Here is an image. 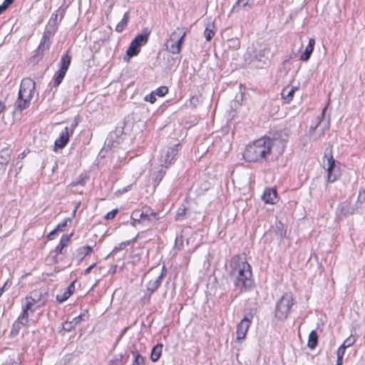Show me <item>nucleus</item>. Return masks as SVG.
<instances>
[{
	"instance_id": "nucleus-1",
	"label": "nucleus",
	"mask_w": 365,
	"mask_h": 365,
	"mask_svg": "<svg viewBox=\"0 0 365 365\" xmlns=\"http://www.w3.org/2000/svg\"><path fill=\"white\" fill-rule=\"evenodd\" d=\"M285 147V140L274 137L261 138L250 143L244 153V158L249 162H257L267 158V155L273 151L282 154Z\"/></svg>"
},
{
	"instance_id": "nucleus-2",
	"label": "nucleus",
	"mask_w": 365,
	"mask_h": 365,
	"mask_svg": "<svg viewBox=\"0 0 365 365\" xmlns=\"http://www.w3.org/2000/svg\"><path fill=\"white\" fill-rule=\"evenodd\" d=\"M230 274L235 278L234 284L240 291L247 290L252 286L250 265L245 258L234 256L230 261Z\"/></svg>"
},
{
	"instance_id": "nucleus-3",
	"label": "nucleus",
	"mask_w": 365,
	"mask_h": 365,
	"mask_svg": "<svg viewBox=\"0 0 365 365\" xmlns=\"http://www.w3.org/2000/svg\"><path fill=\"white\" fill-rule=\"evenodd\" d=\"M58 24V14H53L43 32L39 46L36 49L34 54L30 58L31 61L38 62L43 58L45 51L49 49L50 38L55 33Z\"/></svg>"
},
{
	"instance_id": "nucleus-4",
	"label": "nucleus",
	"mask_w": 365,
	"mask_h": 365,
	"mask_svg": "<svg viewBox=\"0 0 365 365\" xmlns=\"http://www.w3.org/2000/svg\"><path fill=\"white\" fill-rule=\"evenodd\" d=\"M36 88L35 82L30 78H24L20 85L18 99L16 101V108L22 110L29 104Z\"/></svg>"
},
{
	"instance_id": "nucleus-5",
	"label": "nucleus",
	"mask_w": 365,
	"mask_h": 365,
	"mask_svg": "<svg viewBox=\"0 0 365 365\" xmlns=\"http://www.w3.org/2000/svg\"><path fill=\"white\" fill-rule=\"evenodd\" d=\"M293 304L292 294L290 292L284 293L277 302L274 311L275 317L281 321L285 320L288 317Z\"/></svg>"
},
{
	"instance_id": "nucleus-6",
	"label": "nucleus",
	"mask_w": 365,
	"mask_h": 365,
	"mask_svg": "<svg viewBox=\"0 0 365 365\" xmlns=\"http://www.w3.org/2000/svg\"><path fill=\"white\" fill-rule=\"evenodd\" d=\"M186 36V31L177 28L170 36V40L168 43H170V45H167V50L173 54H178L180 53L182 45L184 43L185 37Z\"/></svg>"
},
{
	"instance_id": "nucleus-7",
	"label": "nucleus",
	"mask_w": 365,
	"mask_h": 365,
	"mask_svg": "<svg viewBox=\"0 0 365 365\" xmlns=\"http://www.w3.org/2000/svg\"><path fill=\"white\" fill-rule=\"evenodd\" d=\"M30 303L22 302V312L13 324L11 333L17 334L22 327H26L29 323V312L34 313L35 308L31 307Z\"/></svg>"
},
{
	"instance_id": "nucleus-8",
	"label": "nucleus",
	"mask_w": 365,
	"mask_h": 365,
	"mask_svg": "<svg viewBox=\"0 0 365 365\" xmlns=\"http://www.w3.org/2000/svg\"><path fill=\"white\" fill-rule=\"evenodd\" d=\"M47 301V294L41 290H34L29 296H27L23 302L30 303L31 307L35 308V310L45 304Z\"/></svg>"
},
{
	"instance_id": "nucleus-9",
	"label": "nucleus",
	"mask_w": 365,
	"mask_h": 365,
	"mask_svg": "<svg viewBox=\"0 0 365 365\" xmlns=\"http://www.w3.org/2000/svg\"><path fill=\"white\" fill-rule=\"evenodd\" d=\"M148 34H140L137 35L135 38L131 41L128 48L126 51V54L129 57L136 56L140 52V47L148 42Z\"/></svg>"
},
{
	"instance_id": "nucleus-10",
	"label": "nucleus",
	"mask_w": 365,
	"mask_h": 365,
	"mask_svg": "<svg viewBox=\"0 0 365 365\" xmlns=\"http://www.w3.org/2000/svg\"><path fill=\"white\" fill-rule=\"evenodd\" d=\"M71 57L67 53L61 58V67L54 77L53 84L58 86L62 82L71 64Z\"/></svg>"
},
{
	"instance_id": "nucleus-11",
	"label": "nucleus",
	"mask_w": 365,
	"mask_h": 365,
	"mask_svg": "<svg viewBox=\"0 0 365 365\" xmlns=\"http://www.w3.org/2000/svg\"><path fill=\"white\" fill-rule=\"evenodd\" d=\"M155 217V213L149 207H144L143 210H135L131 214V219L134 222L151 221L152 217Z\"/></svg>"
},
{
	"instance_id": "nucleus-12",
	"label": "nucleus",
	"mask_w": 365,
	"mask_h": 365,
	"mask_svg": "<svg viewBox=\"0 0 365 365\" xmlns=\"http://www.w3.org/2000/svg\"><path fill=\"white\" fill-rule=\"evenodd\" d=\"M274 56V52L271 51L269 46H265L264 48L259 50L257 53L254 56V59L257 61L260 64L258 65L259 67H262V66L267 63L271 58Z\"/></svg>"
},
{
	"instance_id": "nucleus-13",
	"label": "nucleus",
	"mask_w": 365,
	"mask_h": 365,
	"mask_svg": "<svg viewBox=\"0 0 365 365\" xmlns=\"http://www.w3.org/2000/svg\"><path fill=\"white\" fill-rule=\"evenodd\" d=\"M324 156L327 157L328 167L327 171L328 172L327 180L329 182H333L337 179V175L333 174L335 168V160L331 155V150L327 148L324 151Z\"/></svg>"
},
{
	"instance_id": "nucleus-14",
	"label": "nucleus",
	"mask_w": 365,
	"mask_h": 365,
	"mask_svg": "<svg viewBox=\"0 0 365 365\" xmlns=\"http://www.w3.org/2000/svg\"><path fill=\"white\" fill-rule=\"evenodd\" d=\"M251 319L245 317L237 327V339L238 340L243 339L247 334V329L250 325Z\"/></svg>"
},
{
	"instance_id": "nucleus-15",
	"label": "nucleus",
	"mask_w": 365,
	"mask_h": 365,
	"mask_svg": "<svg viewBox=\"0 0 365 365\" xmlns=\"http://www.w3.org/2000/svg\"><path fill=\"white\" fill-rule=\"evenodd\" d=\"M180 146V143L175 144L173 147H170L168 149V151L165 155V160H164V165L165 168H167L168 166H170L172 163L173 160H174L175 157L177 155L179 147Z\"/></svg>"
},
{
	"instance_id": "nucleus-16",
	"label": "nucleus",
	"mask_w": 365,
	"mask_h": 365,
	"mask_svg": "<svg viewBox=\"0 0 365 365\" xmlns=\"http://www.w3.org/2000/svg\"><path fill=\"white\" fill-rule=\"evenodd\" d=\"M69 139V128L66 127L60 133L59 138L55 141V147L62 149L67 144Z\"/></svg>"
},
{
	"instance_id": "nucleus-17",
	"label": "nucleus",
	"mask_w": 365,
	"mask_h": 365,
	"mask_svg": "<svg viewBox=\"0 0 365 365\" xmlns=\"http://www.w3.org/2000/svg\"><path fill=\"white\" fill-rule=\"evenodd\" d=\"M163 277V272H161L160 274L153 276L152 278L148 282V284H147L148 290L151 293L154 292L160 286Z\"/></svg>"
},
{
	"instance_id": "nucleus-18",
	"label": "nucleus",
	"mask_w": 365,
	"mask_h": 365,
	"mask_svg": "<svg viewBox=\"0 0 365 365\" xmlns=\"http://www.w3.org/2000/svg\"><path fill=\"white\" fill-rule=\"evenodd\" d=\"M262 199L265 203L274 204L277 200L276 190L272 188L266 189L262 196Z\"/></svg>"
},
{
	"instance_id": "nucleus-19",
	"label": "nucleus",
	"mask_w": 365,
	"mask_h": 365,
	"mask_svg": "<svg viewBox=\"0 0 365 365\" xmlns=\"http://www.w3.org/2000/svg\"><path fill=\"white\" fill-rule=\"evenodd\" d=\"M315 44V40L314 38H310L309 41V43L307 46L305 51L300 56V60L302 61H307L314 50V46Z\"/></svg>"
},
{
	"instance_id": "nucleus-20",
	"label": "nucleus",
	"mask_w": 365,
	"mask_h": 365,
	"mask_svg": "<svg viewBox=\"0 0 365 365\" xmlns=\"http://www.w3.org/2000/svg\"><path fill=\"white\" fill-rule=\"evenodd\" d=\"M11 150L5 148L0 150V164L6 166L11 159Z\"/></svg>"
},
{
	"instance_id": "nucleus-21",
	"label": "nucleus",
	"mask_w": 365,
	"mask_h": 365,
	"mask_svg": "<svg viewBox=\"0 0 365 365\" xmlns=\"http://www.w3.org/2000/svg\"><path fill=\"white\" fill-rule=\"evenodd\" d=\"M297 90V87H292V88H284L282 91V97L284 98L287 102H289L293 98V95L295 91Z\"/></svg>"
},
{
	"instance_id": "nucleus-22",
	"label": "nucleus",
	"mask_w": 365,
	"mask_h": 365,
	"mask_svg": "<svg viewBox=\"0 0 365 365\" xmlns=\"http://www.w3.org/2000/svg\"><path fill=\"white\" fill-rule=\"evenodd\" d=\"M162 349H163L162 344H158L153 348L151 354H150V359L153 361L155 362L160 359L161 354H162Z\"/></svg>"
},
{
	"instance_id": "nucleus-23",
	"label": "nucleus",
	"mask_w": 365,
	"mask_h": 365,
	"mask_svg": "<svg viewBox=\"0 0 365 365\" xmlns=\"http://www.w3.org/2000/svg\"><path fill=\"white\" fill-rule=\"evenodd\" d=\"M318 343V335L316 331H312L309 334L307 346L311 349H314Z\"/></svg>"
},
{
	"instance_id": "nucleus-24",
	"label": "nucleus",
	"mask_w": 365,
	"mask_h": 365,
	"mask_svg": "<svg viewBox=\"0 0 365 365\" xmlns=\"http://www.w3.org/2000/svg\"><path fill=\"white\" fill-rule=\"evenodd\" d=\"M92 252L93 249L91 246L81 247L77 250V256L79 257L80 260H82L86 256L90 255Z\"/></svg>"
},
{
	"instance_id": "nucleus-25",
	"label": "nucleus",
	"mask_w": 365,
	"mask_h": 365,
	"mask_svg": "<svg viewBox=\"0 0 365 365\" xmlns=\"http://www.w3.org/2000/svg\"><path fill=\"white\" fill-rule=\"evenodd\" d=\"M69 240V237L68 235H63L59 244L57 245V247L55 249L56 253L61 254L62 253L63 249L67 245V242Z\"/></svg>"
},
{
	"instance_id": "nucleus-26",
	"label": "nucleus",
	"mask_w": 365,
	"mask_h": 365,
	"mask_svg": "<svg viewBox=\"0 0 365 365\" xmlns=\"http://www.w3.org/2000/svg\"><path fill=\"white\" fill-rule=\"evenodd\" d=\"M128 13H125L122 20L117 24L115 27V31L117 32H121L125 29V27L127 26L128 22Z\"/></svg>"
},
{
	"instance_id": "nucleus-27",
	"label": "nucleus",
	"mask_w": 365,
	"mask_h": 365,
	"mask_svg": "<svg viewBox=\"0 0 365 365\" xmlns=\"http://www.w3.org/2000/svg\"><path fill=\"white\" fill-rule=\"evenodd\" d=\"M137 240V237H134L131 240H128L120 243L118 246L115 247L112 251L113 253L117 252L119 250H123L126 246L135 242Z\"/></svg>"
},
{
	"instance_id": "nucleus-28",
	"label": "nucleus",
	"mask_w": 365,
	"mask_h": 365,
	"mask_svg": "<svg viewBox=\"0 0 365 365\" xmlns=\"http://www.w3.org/2000/svg\"><path fill=\"white\" fill-rule=\"evenodd\" d=\"M212 26H213L212 24H208L205 28V30L204 31V35H205L207 41H210L215 34V33L212 29Z\"/></svg>"
},
{
	"instance_id": "nucleus-29",
	"label": "nucleus",
	"mask_w": 365,
	"mask_h": 365,
	"mask_svg": "<svg viewBox=\"0 0 365 365\" xmlns=\"http://www.w3.org/2000/svg\"><path fill=\"white\" fill-rule=\"evenodd\" d=\"M134 360L132 365H144L145 359L140 354L133 352Z\"/></svg>"
},
{
	"instance_id": "nucleus-30",
	"label": "nucleus",
	"mask_w": 365,
	"mask_h": 365,
	"mask_svg": "<svg viewBox=\"0 0 365 365\" xmlns=\"http://www.w3.org/2000/svg\"><path fill=\"white\" fill-rule=\"evenodd\" d=\"M346 348L344 347V346L341 345L337 350V360L336 363H338V365L340 364H342L343 356L344 355Z\"/></svg>"
},
{
	"instance_id": "nucleus-31",
	"label": "nucleus",
	"mask_w": 365,
	"mask_h": 365,
	"mask_svg": "<svg viewBox=\"0 0 365 365\" xmlns=\"http://www.w3.org/2000/svg\"><path fill=\"white\" fill-rule=\"evenodd\" d=\"M227 43L229 48H232L233 49H238L240 47V42L238 38L229 39Z\"/></svg>"
},
{
	"instance_id": "nucleus-32",
	"label": "nucleus",
	"mask_w": 365,
	"mask_h": 365,
	"mask_svg": "<svg viewBox=\"0 0 365 365\" xmlns=\"http://www.w3.org/2000/svg\"><path fill=\"white\" fill-rule=\"evenodd\" d=\"M168 92V89L166 86H161L154 91L155 95L163 97Z\"/></svg>"
},
{
	"instance_id": "nucleus-33",
	"label": "nucleus",
	"mask_w": 365,
	"mask_h": 365,
	"mask_svg": "<svg viewBox=\"0 0 365 365\" xmlns=\"http://www.w3.org/2000/svg\"><path fill=\"white\" fill-rule=\"evenodd\" d=\"M70 296H71V294H70L69 292H66L65 290L61 295L58 294L56 296V299L58 302L62 303V302H65L66 299H68Z\"/></svg>"
},
{
	"instance_id": "nucleus-34",
	"label": "nucleus",
	"mask_w": 365,
	"mask_h": 365,
	"mask_svg": "<svg viewBox=\"0 0 365 365\" xmlns=\"http://www.w3.org/2000/svg\"><path fill=\"white\" fill-rule=\"evenodd\" d=\"M355 341H356L355 337L353 336H350L344 340V341L343 342V344L341 345L344 346V347H345L346 349V348L351 346V345H353L354 344Z\"/></svg>"
},
{
	"instance_id": "nucleus-35",
	"label": "nucleus",
	"mask_w": 365,
	"mask_h": 365,
	"mask_svg": "<svg viewBox=\"0 0 365 365\" xmlns=\"http://www.w3.org/2000/svg\"><path fill=\"white\" fill-rule=\"evenodd\" d=\"M186 213V208L185 207H180L176 213L175 219L177 220H180L183 218V217L185 215Z\"/></svg>"
},
{
	"instance_id": "nucleus-36",
	"label": "nucleus",
	"mask_w": 365,
	"mask_h": 365,
	"mask_svg": "<svg viewBox=\"0 0 365 365\" xmlns=\"http://www.w3.org/2000/svg\"><path fill=\"white\" fill-rule=\"evenodd\" d=\"M257 0H238L237 4H242V6L245 7L247 6H253L255 5Z\"/></svg>"
},
{
	"instance_id": "nucleus-37",
	"label": "nucleus",
	"mask_w": 365,
	"mask_h": 365,
	"mask_svg": "<svg viewBox=\"0 0 365 365\" xmlns=\"http://www.w3.org/2000/svg\"><path fill=\"white\" fill-rule=\"evenodd\" d=\"M276 227L278 230L277 235L280 238H282L285 235V231L283 230L282 224L281 222L276 223Z\"/></svg>"
},
{
	"instance_id": "nucleus-38",
	"label": "nucleus",
	"mask_w": 365,
	"mask_h": 365,
	"mask_svg": "<svg viewBox=\"0 0 365 365\" xmlns=\"http://www.w3.org/2000/svg\"><path fill=\"white\" fill-rule=\"evenodd\" d=\"M144 99L145 101H148L151 103H155L156 101V98H155V94L154 91L150 94L146 95L145 96Z\"/></svg>"
},
{
	"instance_id": "nucleus-39",
	"label": "nucleus",
	"mask_w": 365,
	"mask_h": 365,
	"mask_svg": "<svg viewBox=\"0 0 365 365\" xmlns=\"http://www.w3.org/2000/svg\"><path fill=\"white\" fill-rule=\"evenodd\" d=\"M165 174V170H164L163 168L159 171V175L155 177L154 179V181L156 184H158L162 178H163L164 175Z\"/></svg>"
},
{
	"instance_id": "nucleus-40",
	"label": "nucleus",
	"mask_w": 365,
	"mask_h": 365,
	"mask_svg": "<svg viewBox=\"0 0 365 365\" xmlns=\"http://www.w3.org/2000/svg\"><path fill=\"white\" fill-rule=\"evenodd\" d=\"M69 219H66L63 222L58 224L56 228V232H62L64 228L67 226V222Z\"/></svg>"
},
{
	"instance_id": "nucleus-41",
	"label": "nucleus",
	"mask_w": 365,
	"mask_h": 365,
	"mask_svg": "<svg viewBox=\"0 0 365 365\" xmlns=\"http://www.w3.org/2000/svg\"><path fill=\"white\" fill-rule=\"evenodd\" d=\"M117 212H118V210H116V209L115 210H113L110 212H108L106 214L105 217L107 220H112V219H113L115 217Z\"/></svg>"
},
{
	"instance_id": "nucleus-42",
	"label": "nucleus",
	"mask_w": 365,
	"mask_h": 365,
	"mask_svg": "<svg viewBox=\"0 0 365 365\" xmlns=\"http://www.w3.org/2000/svg\"><path fill=\"white\" fill-rule=\"evenodd\" d=\"M62 328L66 331H71L73 329V327L71 325V323H69L68 321L62 324Z\"/></svg>"
},
{
	"instance_id": "nucleus-43",
	"label": "nucleus",
	"mask_w": 365,
	"mask_h": 365,
	"mask_svg": "<svg viewBox=\"0 0 365 365\" xmlns=\"http://www.w3.org/2000/svg\"><path fill=\"white\" fill-rule=\"evenodd\" d=\"M83 317H85V315L83 314H80L76 317H74L72 320L74 322V324H76V325L78 324L82 320H83Z\"/></svg>"
},
{
	"instance_id": "nucleus-44",
	"label": "nucleus",
	"mask_w": 365,
	"mask_h": 365,
	"mask_svg": "<svg viewBox=\"0 0 365 365\" xmlns=\"http://www.w3.org/2000/svg\"><path fill=\"white\" fill-rule=\"evenodd\" d=\"M14 0H4L3 2V7L8 8L11 4H13Z\"/></svg>"
},
{
	"instance_id": "nucleus-45",
	"label": "nucleus",
	"mask_w": 365,
	"mask_h": 365,
	"mask_svg": "<svg viewBox=\"0 0 365 365\" xmlns=\"http://www.w3.org/2000/svg\"><path fill=\"white\" fill-rule=\"evenodd\" d=\"M78 122L76 119L74 120V121L72 123L70 128L71 133H73V130L76 128V127L78 125Z\"/></svg>"
},
{
	"instance_id": "nucleus-46",
	"label": "nucleus",
	"mask_w": 365,
	"mask_h": 365,
	"mask_svg": "<svg viewBox=\"0 0 365 365\" xmlns=\"http://www.w3.org/2000/svg\"><path fill=\"white\" fill-rule=\"evenodd\" d=\"M365 200V196L362 195L361 190H359V196H358V202L360 203H362Z\"/></svg>"
},
{
	"instance_id": "nucleus-47",
	"label": "nucleus",
	"mask_w": 365,
	"mask_h": 365,
	"mask_svg": "<svg viewBox=\"0 0 365 365\" xmlns=\"http://www.w3.org/2000/svg\"><path fill=\"white\" fill-rule=\"evenodd\" d=\"M74 290V282H73L66 289V292H69L70 294L73 293Z\"/></svg>"
},
{
	"instance_id": "nucleus-48",
	"label": "nucleus",
	"mask_w": 365,
	"mask_h": 365,
	"mask_svg": "<svg viewBox=\"0 0 365 365\" xmlns=\"http://www.w3.org/2000/svg\"><path fill=\"white\" fill-rule=\"evenodd\" d=\"M56 232H56V230H53L52 232H51L48 235V237H48V239L49 240H53V239H54V237H55V235H56Z\"/></svg>"
},
{
	"instance_id": "nucleus-49",
	"label": "nucleus",
	"mask_w": 365,
	"mask_h": 365,
	"mask_svg": "<svg viewBox=\"0 0 365 365\" xmlns=\"http://www.w3.org/2000/svg\"><path fill=\"white\" fill-rule=\"evenodd\" d=\"M6 105L5 103L0 100V115L5 110Z\"/></svg>"
},
{
	"instance_id": "nucleus-50",
	"label": "nucleus",
	"mask_w": 365,
	"mask_h": 365,
	"mask_svg": "<svg viewBox=\"0 0 365 365\" xmlns=\"http://www.w3.org/2000/svg\"><path fill=\"white\" fill-rule=\"evenodd\" d=\"M96 267V264H93L85 269V274H88L91 270Z\"/></svg>"
},
{
	"instance_id": "nucleus-51",
	"label": "nucleus",
	"mask_w": 365,
	"mask_h": 365,
	"mask_svg": "<svg viewBox=\"0 0 365 365\" xmlns=\"http://www.w3.org/2000/svg\"><path fill=\"white\" fill-rule=\"evenodd\" d=\"M6 8L3 7V4L0 6V14L5 11Z\"/></svg>"
},
{
	"instance_id": "nucleus-52",
	"label": "nucleus",
	"mask_w": 365,
	"mask_h": 365,
	"mask_svg": "<svg viewBox=\"0 0 365 365\" xmlns=\"http://www.w3.org/2000/svg\"><path fill=\"white\" fill-rule=\"evenodd\" d=\"M69 323H71V325L73 327V329L75 328V327L76 326V324H74V322L73 320L68 322Z\"/></svg>"
},
{
	"instance_id": "nucleus-53",
	"label": "nucleus",
	"mask_w": 365,
	"mask_h": 365,
	"mask_svg": "<svg viewBox=\"0 0 365 365\" xmlns=\"http://www.w3.org/2000/svg\"><path fill=\"white\" fill-rule=\"evenodd\" d=\"M4 168H5V166H4L3 165L0 164V171L1 170H4Z\"/></svg>"
},
{
	"instance_id": "nucleus-54",
	"label": "nucleus",
	"mask_w": 365,
	"mask_h": 365,
	"mask_svg": "<svg viewBox=\"0 0 365 365\" xmlns=\"http://www.w3.org/2000/svg\"><path fill=\"white\" fill-rule=\"evenodd\" d=\"M326 108H324L322 110V115H324L325 113Z\"/></svg>"
},
{
	"instance_id": "nucleus-55",
	"label": "nucleus",
	"mask_w": 365,
	"mask_h": 365,
	"mask_svg": "<svg viewBox=\"0 0 365 365\" xmlns=\"http://www.w3.org/2000/svg\"><path fill=\"white\" fill-rule=\"evenodd\" d=\"M250 49H252V48L248 47V50H247L248 53L250 52Z\"/></svg>"
},
{
	"instance_id": "nucleus-56",
	"label": "nucleus",
	"mask_w": 365,
	"mask_h": 365,
	"mask_svg": "<svg viewBox=\"0 0 365 365\" xmlns=\"http://www.w3.org/2000/svg\"><path fill=\"white\" fill-rule=\"evenodd\" d=\"M336 365H338V363H336ZM339 365H342V364H340Z\"/></svg>"
}]
</instances>
